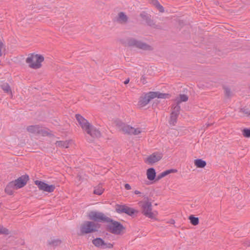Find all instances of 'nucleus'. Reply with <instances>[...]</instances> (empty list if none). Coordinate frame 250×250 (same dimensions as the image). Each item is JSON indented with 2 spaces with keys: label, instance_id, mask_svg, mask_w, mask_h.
<instances>
[{
  "label": "nucleus",
  "instance_id": "nucleus-38",
  "mask_svg": "<svg viewBox=\"0 0 250 250\" xmlns=\"http://www.w3.org/2000/svg\"><path fill=\"white\" fill-rule=\"evenodd\" d=\"M129 82V79H127V80H126L125 82H124V83L125 84H127Z\"/></svg>",
  "mask_w": 250,
  "mask_h": 250
},
{
  "label": "nucleus",
  "instance_id": "nucleus-22",
  "mask_svg": "<svg viewBox=\"0 0 250 250\" xmlns=\"http://www.w3.org/2000/svg\"><path fill=\"white\" fill-rule=\"evenodd\" d=\"M70 141H57L56 143L57 146L63 148H68L69 146Z\"/></svg>",
  "mask_w": 250,
  "mask_h": 250
},
{
  "label": "nucleus",
  "instance_id": "nucleus-1",
  "mask_svg": "<svg viewBox=\"0 0 250 250\" xmlns=\"http://www.w3.org/2000/svg\"><path fill=\"white\" fill-rule=\"evenodd\" d=\"M138 205L141 208L142 214L153 220H158V211L156 210H153L152 203L148 199L140 201L138 203Z\"/></svg>",
  "mask_w": 250,
  "mask_h": 250
},
{
  "label": "nucleus",
  "instance_id": "nucleus-25",
  "mask_svg": "<svg viewBox=\"0 0 250 250\" xmlns=\"http://www.w3.org/2000/svg\"><path fill=\"white\" fill-rule=\"evenodd\" d=\"M117 20L122 23L125 22L127 20V17L124 13L120 12L118 14Z\"/></svg>",
  "mask_w": 250,
  "mask_h": 250
},
{
  "label": "nucleus",
  "instance_id": "nucleus-19",
  "mask_svg": "<svg viewBox=\"0 0 250 250\" xmlns=\"http://www.w3.org/2000/svg\"><path fill=\"white\" fill-rule=\"evenodd\" d=\"M14 189H16L15 187L12 182H11L6 186L5 191L8 195H12L13 194Z\"/></svg>",
  "mask_w": 250,
  "mask_h": 250
},
{
  "label": "nucleus",
  "instance_id": "nucleus-28",
  "mask_svg": "<svg viewBox=\"0 0 250 250\" xmlns=\"http://www.w3.org/2000/svg\"><path fill=\"white\" fill-rule=\"evenodd\" d=\"M125 206V205H117L115 206V210L118 213H123Z\"/></svg>",
  "mask_w": 250,
  "mask_h": 250
},
{
  "label": "nucleus",
  "instance_id": "nucleus-30",
  "mask_svg": "<svg viewBox=\"0 0 250 250\" xmlns=\"http://www.w3.org/2000/svg\"><path fill=\"white\" fill-rule=\"evenodd\" d=\"M242 133L243 136L246 138L250 137V129L249 128H244L242 130Z\"/></svg>",
  "mask_w": 250,
  "mask_h": 250
},
{
  "label": "nucleus",
  "instance_id": "nucleus-5",
  "mask_svg": "<svg viewBox=\"0 0 250 250\" xmlns=\"http://www.w3.org/2000/svg\"><path fill=\"white\" fill-rule=\"evenodd\" d=\"M120 129L124 133L133 135H139L144 132V129L141 127H132L125 124L122 125Z\"/></svg>",
  "mask_w": 250,
  "mask_h": 250
},
{
  "label": "nucleus",
  "instance_id": "nucleus-15",
  "mask_svg": "<svg viewBox=\"0 0 250 250\" xmlns=\"http://www.w3.org/2000/svg\"><path fill=\"white\" fill-rule=\"evenodd\" d=\"M86 133L93 138H98L101 136L100 131L97 129L93 126H91L90 128L86 131Z\"/></svg>",
  "mask_w": 250,
  "mask_h": 250
},
{
  "label": "nucleus",
  "instance_id": "nucleus-20",
  "mask_svg": "<svg viewBox=\"0 0 250 250\" xmlns=\"http://www.w3.org/2000/svg\"><path fill=\"white\" fill-rule=\"evenodd\" d=\"M194 164L198 168H203L206 166V162L200 159L195 160Z\"/></svg>",
  "mask_w": 250,
  "mask_h": 250
},
{
  "label": "nucleus",
  "instance_id": "nucleus-16",
  "mask_svg": "<svg viewBox=\"0 0 250 250\" xmlns=\"http://www.w3.org/2000/svg\"><path fill=\"white\" fill-rule=\"evenodd\" d=\"M146 175L147 179L150 181L155 180L156 176V172L155 169L153 167L148 168L146 171Z\"/></svg>",
  "mask_w": 250,
  "mask_h": 250
},
{
  "label": "nucleus",
  "instance_id": "nucleus-18",
  "mask_svg": "<svg viewBox=\"0 0 250 250\" xmlns=\"http://www.w3.org/2000/svg\"><path fill=\"white\" fill-rule=\"evenodd\" d=\"M0 87L5 93L10 95L11 97L13 96L12 90L8 83H4L0 85Z\"/></svg>",
  "mask_w": 250,
  "mask_h": 250
},
{
  "label": "nucleus",
  "instance_id": "nucleus-13",
  "mask_svg": "<svg viewBox=\"0 0 250 250\" xmlns=\"http://www.w3.org/2000/svg\"><path fill=\"white\" fill-rule=\"evenodd\" d=\"M180 107L178 106H175L173 111L170 114V119L169 123L170 125H174L176 123L177 119L179 113Z\"/></svg>",
  "mask_w": 250,
  "mask_h": 250
},
{
  "label": "nucleus",
  "instance_id": "nucleus-37",
  "mask_svg": "<svg viewBox=\"0 0 250 250\" xmlns=\"http://www.w3.org/2000/svg\"><path fill=\"white\" fill-rule=\"evenodd\" d=\"M134 193L135 194H141V192L138 190H136L134 191Z\"/></svg>",
  "mask_w": 250,
  "mask_h": 250
},
{
  "label": "nucleus",
  "instance_id": "nucleus-23",
  "mask_svg": "<svg viewBox=\"0 0 250 250\" xmlns=\"http://www.w3.org/2000/svg\"><path fill=\"white\" fill-rule=\"evenodd\" d=\"M150 101V100L148 98H147V96L146 94L144 97L141 98V99L140 100L139 104L141 106H144L146 105Z\"/></svg>",
  "mask_w": 250,
  "mask_h": 250
},
{
  "label": "nucleus",
  "instance_id": "nucleus-34",
  "mask_svg": "<svg viewBox=\"0 0 250 250\" xmlns=\"http://www.w3.org/2000/svg\"><path fill=\"white\" fill-rule=\"evenodd\" d=\"M61 243V241L59 240H56L54 241H52V242H50V244L54 245V246H57L59 244Z\"/></svg>",
  "mask_w": 250,
  "mask_h": 250
},
{
  "label": "nucleus",
  "instance_id": "nucleus-6",
  "mask_svg": "<svg viewBox=\"0 0 250 250\" xmlns=\"http://www.w3.org/2000/svg\"><path fill=\"white\" fill-rule=\"evenodd\" d=\"M88 217L90 220L97 222H106L109 221V218L103 213L97 211H90L88 214Z\"/></svg>",
  "mask_w": 250,
  "mask_h": 250
},
{
  "label": "nucleus",
  "instance_id": "nucleus-32",
  "mask_svg": "<svg viewBox=\"0 0 250 250\" xmlns=\"http://www.w3.org/2000/svg\"><path fill=\"white\" fill-rule=\"evenodd\" d=\"M224 91H225V94L227 96H229L231 95V91L230 89L229 88H228V87H225L224 88Z\"/></svg>",
  "mask_w": 250,
  "mask_h": 250
},
{
  "label": "nucleus",
  "instance_id": "nucleus-9",
  "mask_svg": "<svg viewBox=\"0 0 250 250\" xmlns=\"http://www.w3.org/2000/svg\"><path fill=\"white\" fill-rule=\"evenodd\" d=\"M29 180V176L26 175H23L14 181H12V183L15 187L16 189H18L24 187Z\"/></svg>",
  "mask_w": 250,
  "mask_h": 250
},
{
  "label": "nucleus",
  "instance_id": "nucleus-3",
  "mask_svg": "<svg viewBox=\"0 0 250 250\" xmlns=\"http://www.w3.org/2000/svg\"><path fill=\"white\" fill-rule=\"evenodd\" d=\"M107 223V230L112 234L115 235H121L125 231V227H124L120 222L110 219L109 218V221Z\"/></svg>",
  "mask_w": 250,
  "mask_h": 250
},
{
  "label": "nucleus",
  "instance_id": "nucleus-8",
  "mask_svg": "<svg viewBox=\"0 0 250 250\" xmlns=\"http://www.w3.org/2000/svg\"><path fill=\"white\" fill-rule=\"evenodd\" d=\"M92 244L96 247L100 249H112L114 247L113 243L105 242L101 238H96L92 240Z\"/></svg>",
  "mask_w": 250,
  "mask_h": 250
},
{
  "label": "nucleus",
  "instance_id": "nucleus-21",
  "mask_svg": "<svg viewBox=\"0 0 250 250\" xmlns=\"http://www.w3.org/2000/svg\"><path fill=\"white\" fill-rule=\"evenodd\" d=\"M137 212H138V211L134 208H130L126 205L123 213H125L127 214V215L131 216V215H133V214H134L135 213H137Z\"/></svg>",
  "mask_w": 250,
  "mask_h": 250
},
{
  "label": "nucleus",
  "instance_id": "nucleus-26",
  "mask_svg": "<svg viewBox=\"0 0 250 250\" xmlns=\"http://www.w3.org/2000/svg\"><path fill=\"white\" fill-rule=\"evenodd\" d=\"M104 191V189L102 186L98 185L94 188L93 192L95 194L100 195L103 193Z\"/></svg>",
  "mask_w": 250,
  "mask_h": 250
},
{
  "label": "nucleus",
  "instance_id": "nucleus-7",
  "mask_svg": "<svg viewBox=\"0 0 250 250\" xmlns=\"http://www.w3.org/2000/svg\"><path fill=\"white\" fill-rule=\"evenodd\" d=\"M162 153L155 152L148 156L144 159L146 164L148 165H153L160 161L163 158Z\"/></svg>",
  "mask_w": 250,
  "mask_h": 250
},
{
  "label": "nucleus",
  "instance_id": "nucleus-12",
  "mask_svg": "<svg viewBox=\"0 0 250 250\" xmlns=\"http://www.w3.org/2000/svg\"><path fill=\"white\" fill-rule=\"evenodd\" d=\"M146 95L150 100L156 98L160 99H166L169 97V95L168 94L163 93L160 92H150L146 94Z\"/></svg>",
  "mask_w": 250,
  "mask_h": 250
},
{
  "label": "nucleus",
  "instance_id": "nucleus-35",
  "mask_svg": "<svg viewBox=\"0 0 250 250\" xmlns=\"http://www.w3.org/2000/svg\"><path fill=\"white\" fill-rule=\"evenodd\" d=\"M4 48V45L3 43L0 42V56H2L3 55L2 50Z\"/></svg>",
  "mask_w": 250,
  "mask_h": 250
},
{
  "label": "nucleus",
  "instance_id": "nucleus-10",
  "mask_svg": "<svg viewBox=\"0 0 250 250\" xmlns=\"http://www.w3.org/2000/svg\"><path fill=\"white\" fill-rule=\"evenodd\" d=\"M35 184L37 185L40 190L47 192H52L55 189V186L53 185H48L47 183L39 180L35 181Z\"/></svg>",
  "mask_w": 250,
  "mask_h": 250
},
{
  "label": "nucleus",
  "instance_id": "nucleus-39",
  "mask_svg": "<svg viewBox=\"0 0 250 250\" xmlns=\"http://www.w3.org/2000/svg\"><path fill=\"white\" fill-rule=\"evenodd\" d=\"M170 223L172 224H174L175 223V221L174 220L172 219V220H170Z\"/></svg>",
  "mask_w": 250,
  "mask_h": 250
},
{
  "label": "nucleus",
  "instance_id": "nucleus-24",
  "mask_svg": "<svg viewBox=\"0 0 250 250\" xmlns=\"http://www.w3.org/2000/svg\"><path fill=\"white\" fill-rule=\"evenodd\" d=\"M177 170L175 169H170L167 170H166L165 171H163L158 176V179H161L163 177H165L167 175L172 173H176L177 172Z\"/></svg>",
  "mask_w": 250,
  "mask_h": 250
},
{
  "label": "nucleus",
  "instance_id": "nucleus-29",
  "mask_svg": "<svg viewBox=\"0 0 250 250\" xmlns=\"http://www.w3.org/2000/svg\"><path fill=\"white\" fill-rule=\"evenodd\" d=\"M188 100V97L186 95L181 94L179 96L177 99L178 103H181L183 102H186Z\"/></svg>",
  "mask_w": 250,
  "mask_h": 250
},
{
  "label": "nucleus",
  "instance_id": "nucleus-14",
  "mask_svg": "<svg viewBox=\"0 0 250 250\" xmlns=\"http://www.w3.org/2000/svg\"><path fill=\"white\" fill-rule=\"evenodd\" d=\"M27 130L31 133H39L43 136L48 134L47 132L43 131L42 128L37 125H30L27 127Z\"/></svg>",
  "mask_w": 250,
  "mask_h": 250
},
{
  "label": "nucleus",
  "instance_id": "nucleus-4",
  "mask_svg": "<svg viewBox=\"0 0 250 250\" xmlns=\"http://www.w3.org/2000/svg\"><path fill=\"white\" fill-rule=\"evenodd\" d=\"M100 226L98 223L91 221H85L81 226V234L90 233L97 231Z\"/></svg>",
  "mask_w": 250,
  "mask_h": 250
},
{
  "label": "nucleus",
  "instance_id": "nucleus-27",
  "mask_svg": "<svg viewBox=\"0 0 250 250\" xmlns=\"http://www.w3.org/2000/svg\"><path fill=\"white\" fill-rule=\"evenodd\" d=\"M188 219L189 220L190 223L194 226L198 225L199 223V218L198 217H194L193 215H190L188 217Z\"/></svg>",
  "mask_w": 250,
  "mask_h": 250
},
{
  "label": "nucleus",
  "instance_id": "nucleus-11",
  "mask_svg": "<svg viewBox=\"0 0 250 250\" xmlns=\"http://www.w3.org/2000/svg\"><path fill=\"white\" fill-rule=\"evenodd\" d=\"M75 117L79 125L83 130L86 131L88 129L90 128L91 125L89 123L87 120L80 114H76Z\"/></svg>",
  "mask_w": 250,
  "mask_h": 250
},
{
  "label": "nucleus",
  "instance_id": "nucleus-31",
  "mask_svg": "<svg viewBox=\"0 0 250 250\" xmlns=\"http://www.w3.org/2000/svg\"><path fill=\"white\" fill-rule=\"evenodd\" d=\"M154 4L156 5V6H157L158 8L159 9V11H161V12H163L164 11V8L163 7V6L162 5H161L157 0H155L154 1Z\"/></svg>",
  "mask_w": 250,
  "mask_h": 250
},
{
  "label": "nucleus",
  "instance_id": "nucleus-40",
  "mask_svg": "<svg viewBox=\"0 0 250 250\" xmlns=\"http://www.w3.org/2000/svg\"><path fill=\"white\" fill-rule=\"evenodd\" d=\"M249 246H250V243H249Z\"/></svg>",
  "mask_w": 250,
  "mask_h": 250
},
{
  "label": "nucleus",
  "instance_id": "nucleus-17",
  "mask_svg": "<svg viewBox=\"0 0 250 250\" xmlns=\"http://www.w3.org/2000/svg\"><path fill=\"white\" fill-rule=\"evenodd\" d=\"M133 44L140 49L144 50H149L151 49L150 46L140 41H135Z\"/></svg>",
  "mask_w": 250,
  "mask_h": 250
},
{
  "label": "nucleus",
  "instance_id": "nucleus-33",
  "mask_svg": "<svg viewBox=\"0 0 250 250\" xmlns=\"http://www.w3.org/2000/svg\"><path fill=\"white\" fill-rule=\"evenodd\" d=\"M8 230L3 228L2 226L0 225V233H8Z\"/></svg>",
  "mask_w": 250,
  "mask_h": 250
},
{
  "label": "nucleus",
  "instance_id": "nucleus-36",
  "mask_svg": "<svg viewBox=\"0 0 250 250\" xmlns=\"http://www.w3.org/2000/svg\"><path fill=\"white\" fill-rule=\"evenodd\" d=\"M125 189H126L127 190L131 189V186L128 184H125Z\"/></svg>",
  "mask_w": 250,
  "mask_h": 250
},
{
  "label": "nucleus",
  "instance_id": "nucleus-2",
  "mask_svg": "<svg viewBox=\"0 0 250 250\" xmlns=\"http://www.w3.org/2000/svg\"><path fill=\"white\" fill-rule=\"evenodd\" d=\"M44 61L43 55L37 53L29 54L25 59V62L29 68L33 69H40Z\"/></svg>",
  "mask_w": 250,
  "mask_h": 250
}]
</instances>
